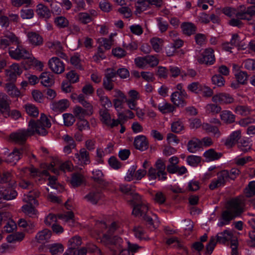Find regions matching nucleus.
I'll return each mask as SVG.
<instances>
[{"label":"nucleus","mask_w":255,"mask_h":255,"mask_svg":"<svg viewBox=\"0 0 255 255\" xmlns=\"http://www.w3.org/2000/svg\"><path fill=\"white\" fill-rule=\"evenodd\" d=\"M50 120L43 113L41 114L40 117L37 121L31 120L28 123L27 129H20L10 134V138L16 143L24 144L27 138L35 133L44 136L47 133V128L51 127Z\"/></svg>","instance_id":"nucleus-1"},{"label":"nucleus","mask_w":255,"mask_h":255,"mask_svg":"<svg viewBox=\"0 0 255 255\" xmlns=\"http://www.w3.org/2000/svg\"><path fill=\"white\" fill-rule=\"evenodd\" d=\"M244 203L243 199L239 197L229 200L225 206V209L222 213V221L218 223L219 227L228 225L230 221L240 216L244 212Z\"/></svg>","instance_id":"nucleus-2"},{"label":"nucleus","mask_w":255,"mask_h":255,"mask_svg":"<svg viewBox=\"0 0 255 255\" xmlns=\"http://www.w3.org/2000/svg\"><path fill=\"white\" fill-rule=\"evenodd\" d=\"M240 173V171L237 168H232L230 171L222 170L218 174L217 179L212 180L209 187L211 190H214L223 186L229 179L234 180Z\"/></svg>","instance_id":"nucleus-3"},{"label":"nucleus","mask_w":255,"mask_h":255,"mask_svg":"<svg viewBox=\"0 0 255 255\" xmlns=\"http://www.w3.org/2000/svg\"><path fill=\"white\" fill-rule=\"evenodd\" d=\"M255 15V6H246L244 5L239 6L237 9L236 16L240 19L252 20Z\"/></svg>","instance_id":"nucleus-4"},{"label":"nucleus","mask_w":255,"mask_h":255,"mask_svg":"<svg viewBox=\"0 0 255 255\" xmlns=\"http://www.w3.org/2000/svg\"><path fill=\"white\" fill-rule=\"evenodd\" d=\"M17 47L13 49L12 47L9 49V56L13 59L19 60L22 59H29L30 58V52L22 46L20 44H16Z\"/></svg>","instance_id":"nucleus-5"},{"label":"nucleus","mask_w":255,"mask_h":255,"mask_svg":"<svg viewBox=\"0 0 255 255\" xmlns=\"http://www.w3.org/2000/svg\"><path fill=\"white\" fill-rule=\"evenodd\" d=\"M197 61L200 64L213 65L215 62L214 50L211 48L205 49L198 58Z\"/></svg>","instance_id":"nucleus-6"},{"label":"nucleus","mask_w":255,"mask_h":255,"mask_svg":"<svg viewBox=\"0 0 255 255\" xmlns=\"http://www.w3.org/2000/svg\"><path fill=\"white\" fill-rule=\"evenodd\" d=\"M73 159L76 163L82 166L89 164L91 162L89 153L84 148L75 153Z\"/></svg>","instance_id":"nucleus-7"},{"label":"nucleus","mask_w":255,"mask_h":255,"mask_svg":"<svg viewBox=\"0 0 255 255\" xmlns=\"http://www.w3.org/2000/svg\"><path fill=\"white\" fill-rule=\"evenodd\" d=\"M118 226L116 222H114L112 223L108 229L107 231L108 234H104L101 239V242L102 243H105L106 244H115V242L113 241L114 240L120 242L121 240L120 238L118 237H114V239H112L111 236V235L114 232V231L118 228Z\"/></svg>","instance_id":"nucleus-8"},{"label":"nucleus","mask_w":255,"mask_h":255,"mask_svg":"<svg viewBox=\"0 0 255 255\" xmlns=\"http://www.w3.org/2000/svg\"><path fill=\"white\" fill-rule=\"evenodd\" d=\"M100 114L101 117V121L103 124L111 128L118 126L121 124V122L119 119L111 120V117L108 109L101 110Z\"/></svg>","instance_id":"nucleus-9"},{"label":"nucleus","mask_w":255,"mask_h":255,"mask_svg":"<svg viewBox=\"0 0 255 255\" xmlns=\"http://www.w3.org/2000/svg\"><path fill=\"white\" fill-rule=\"evenodd\" d=\"M48 65L51 70L57 74L63 73L65 70L63 62L57 57L51 58L48 61Z\"/></svg>","instance_id":"nucleus-10"},{"label":"nucleus","mask_w":255,"mask_h":255,"mask_svg":"<svg viewBox=\"0 0 255 255\" xmlns=\"http://www.w3.org/2000/svg\"><path fill=\"white\" fill-rule=\"evenodd\" d=\"M103 193L98 189L91 190L84 197V199L93 205L97 204L99 201L103 199Z\"/></svg>","instance_id":"nucleus-11"},{"label":"nucleus","mask_w":255,"mask_h":255,"mask_svg":"<svg viewBox=\"0 0 255 255\" xmlns=\"http://www.w3.org/2000/svg\"><path fill=\"white\" fill-rule=\"evenodd\" d=\"M10 103L11 101L5 94L0 93V112L4 115H9Z\"/></svg>","instance_id":"nucleus-12"},{"label":"nucleus","mask_w":255,"mask_h":255,"mask_svg":"<svg viewBox=\"0 0 255 255\" xmlns=\"http://www.w3.org/2000/svg\"><path fill=\"white\" fill-rule=\"evenodd\" d=\"M212 100L220 104H229L234 102V98L229 94L222 93L213 96Z\"/></svg>","instance_id":"nucleus-13"},{"label":"nucleus","mask_w":255,"mask_h":255,"mask_svg":"<svg viewBox=\"0 0 255 255\" xmlns=\"http://www.w3.org/2000/svg\"><path fill=\"white\" fill-rule=\"evenodd\" d=\"M23 154H26V147H22L19 149H15L8 155L6 161L15 164L21 158Z\"/></svg>","instance_id":"nucleus-14"},{"label":"nucleus","mask_w":255,"mask_h":255,"mask_svg":"<svg viewBox=\"0 0 255 255\" xmlns=\"http://www.w3.org/2000/svg\"><path fill=\"white\" fill-rule=\"evenodd\" d=\"M17 195V192L12 188L0 187V203L1 200H10L14 199Z\"/></svg>","instance_id":"nucleus-15"},{"label":"nucleus","mask_w":255,"mask_h":255,"mask_svg":"<svg viewBox=\"0 0 255 255\" xmlns=\"http://www.w3.org/2000/svg\"><path fill=\"white\" fill-rule=\"evenodd\" d=\"M241 130H237L232 132L230 136L226 139L225 145L228 148H231L234 146L241 138Z\"/></svg>","instance_id":"nucleus-16"},{"label":"nucleus","mask_w":255,"mask_h":255,"mask_svg":"<svg viewBox=\"0 0 255 255\" xmlns=\"http://www.w3.org/2000/svg\"><path fill=\"white\" fill-rule=\"evenodd\" d=\"M156 170L157 171V174L159 180L164 181L167 178L166 172H165L166 166L164 162L161 159H158L155 164Z\"/></svg>","instance_id":"nucleus-17"},{"label":"nucleus","mask_w":255,"mask_h":255,"mask_svg":"<svg viewBox=\"0 0 255 255\" xmlns=\"http://www.w3.org/2000/svg\"><path fill=\"white\" fill-rule=\"evenodd\" d=\"M29 43L34 46L42 45L43 39L42 37L35 32H29L27 34Z\"/></svg>","instance_id":"nucleus-18"},{"label":"nucleus","mask_w":255,"mask_h":255,"mask_svg":"<svg viewBox=\"0 0 255 255\" xmlns=\"http://www.w3.org/2000/svg\"><path fill=\"white\" fill-rule=\"evenodd\" d=\"M134 145L136 149L144 151L148 148V141L145 136L141 135L135 137Z\"/></svg>","instance_id":"nucleus-19"},{"label":"nucleus","mask_w":255,"mask_h":255,"mask_svg":"<svg viewBox=\"0 0 255 255\" xmlns=\"http://www.w3.org/2000/svg\"><path fill=\"white\" fill-rule=\"evenodd\" d=\"M148 207L146 203L142 201L140 204L135 205L133 208L132 214L135 216L143 217L146 215Z\"/></svg>","instance_id":"nucleus-20"},{"label":"nucleus","mask_w":255,"mask_h":255,"mask_svg":"<svg viewBox=\"0 0 255 255\" xmlns=\"http://www.w3.org/2000/svg\"><path fill=\"white\" fill-rule=\"evenodd\" d=\"M103 177L104 174L101 170L96 169L92 171L91 178L94 181L102 186L106 187L108 185L109 182L106 181Z\"/></svg>","instance_id":"nucleus-21"},{"label":"nucleus","mask_w":255,"mask_h":255,"mask_svg":"<svg viewBox=\"0 0 255 255\" xmlns=\"http://www.w3.org/2000/svg\"><path fill=\"white\" fill-rule=\"evenodd\" d=\"M188 98L189 96L188 94L187 97H183L181 95V93L174 92L171 95V101L176 106L184 107L186 105L185 99Z\"/></svg>","instance_id":"nucleus-22"},{"label":"nucleus","mask_w":255,"mask_h":255,"mask_svg":"<svg viewBox=\"0 0 255 255\" xmlns=\"http://www.w3.org/2000/svg\"><path fill=\"white\" fill-rule=\"evenodd\" d=\"M36 12L40 18L49 19L51 16V12L47 6L43 4L39 3L36 6Z\"/></svg>","instance_id":"nucleus-23"},{"label":"nucleus","mask_w":255,"mask_h":255,"mask_svg":"<svg viewBox=\"0 0 255 255\" xmlns=\"http://www.w3.org/2000/svg\"><path fill=\"white\" fill-rule=\"evenodd\" d=\"M40 79L41 83L45 87H50L54 83L53 76L49 72H44L42 73Z\"/></svg>","instance_id":"nucleus-24"},{"label":"nucleus","mask_w":255,"mask_h":255,"mask_svg":"<svg viewBox=\"0 0 255 255\" xmlns=\"http://www.w3.org/2000/svg\"><path fill=\"white\" fill-rule=\"evenodd\" d=\"M51 235V232L46 229L39 232L36 235L35 239L38 243L44 244L50 239Z\"/></svg>","instance_id":"nucleus-25"},{"label":"nucleus","mask_w":255,"mask_h":255,"mask_svg":"<svg viewBox=\"0 0 255 255\" xmlns=\"http://www.w3.org/2000/svg\"><path fill=\"white\" fill-rule=\"evenodd\" d=\"M39 194L40 193L36 190L30 191L27 194H24L22 200L30 204H37V201L35 199L39 197Z\"/></svg>","instance_id":"nucleus-26"},{"label":"nucleus","mask_w":255,"mask_h":255,"mask_svg":"<svg viewBox=\"0 0 255 255\" xmlns=\"http://www.w3.org/2000/svg\"><path fill=\"white\" fill-rule=\"evenodd\" d=\"M69 106L67 100H61L58 102H53L51 105V108L55 112H63Z\"/></svg>","instance_id":"nucleus-27"},{"label":"nucleus","mask_w":255,"mask_h":255,"mask_svg":"<svg viewBox=\"0 0 255 255\" xmlns=\"http://www.w3.org/2000/svg\"><path fill=\"white\" fill-rule=\"evenodd\" d=\"M232 237V233L229 230H226L217 235L216 241L219 243L225 244L231 240Z\"/></svg>","instance_id":"nucleus-28"},{"label":"nucleus","mask_w":255,"mask_h":255,"mask_svg":"<svg viewBox=\"0 0 255 255\" xmlns=\"http://www.w3.org/2000/svg\"><path fill=\"white\" fill-rule=\"evenodd\" d=\"M181 28L183 33L188 36L194 34L197 29L196 26L190 22H183L181 25Z\"/></svg>","instance_id":"nucleus-29"},{"label":"nucleus","mask_w":255,"mask_h":255,"mask_svg":"<svg viewBox=\"0 0 255 255\" xmlns=\"http://www.w3.org/2000/svg\"><path fill=\"white\" fill-rule=\"evenodd\" d=\"M223 155L221 152H217L214 149H210L204 153V156L207 161H211L220 159Z\"/></svg>","instance_id":"nucleus-30"},{"label":"nucleus","mask_w":255,"mask_h":255,"mask_svg":"<svg viewBox=\"0 0 255 255\" xmlns=\"http://www.w3.org/2000/svg\"><path fill=\"white\" fill-rule=\"evenodd\" d=\"M221 119L227 124H232L235 121V116L228 110L223 111L220 114Z\"/></svg>","instance_id":"nucleus-31"},{"label":"nucleus","mask_w":255,"mask_h":255,"mask_svg":"<svg viewBox=\"0 0 255 255\" xmlns=\"http://www.w3.org/2000/svg\"><path fill=\"white\" fill-rule=\"evenodd\" d=\"M84 181V176L79 173H74L72 174L70 183L73 187H77L82 185Z\"/></svg>","instance_id":"nucleus-32"},{"label":"nucleus","mask_w":255,"mask_h":255,"mask_svg":"<svg viewBox=\"0 0 255 255\" xmlns=\"http://www.w3.org/2000/svg\"><path fill=\"white\" fill-rule=\"evenodd\" d=\"M82 244V240L80 237L75 236L71 238L68 242V249L73 252L77 249Z\"/></svg>","instance_id":"nucleus-33"},{"label":"nucleus","mask_w":255,"mask_h":255,"mask_svg":"<svg viewBox=\"0 0 255 255\" xmlns=\"http://www.w3.org/2000/svg\"><path fill=\"white\" fill-rule=\"evenodd\" d=\"M201 146V141L197 138L189 140L187 144V149L191 153L196 152Z\"/></svg>","instance_id":"nucleus-34"},{"label":"nucleus","mask_w":255,"mask_h":255,"mask_svg":"<svg viewBox=\"0 0 255 255\" xmlns=\"http://www.w3.org/2000/svg\"><path fill=\"white\" fill-rule=\"evenodd\" d=\"M158 109L162 114L170 113L175 110V107L166 102H163L158 105Z\"/></svg>","instance_id":"nucleus-35"},{"label":"nucleus","mask_w":255,"mask_h":255,"mask_svg":"<svg viewBox=\"0 0 255 255\" xmlns=\"http://www.w3.org/2000/svg\"><path fill=\"white\" fill-rule=\"evenodd\" d=\"M202 128L207 132H211L216 137H219L221 135V132L218 128L214 126L207 123H204L202 125Z\"/></svg>","instance_id":"nucleus-36"},{"label":"nucleus","mask_w":255,"mask_h":255,"mask_svg":"<svg viewBox=\"0 0 255 255\" xmlns=\"http://www.w3.org/2000/svg\"><path fill=\"white\" fill-rule=\"evenodd\" d=\"M49 249L52 255H60L64 251V247L61 244L54 243L49 245Z\"/></svg>","instance_id":"nucleus-37"},{"label":"nucleus","mask_w":255,"mask_h":255,"mask_svg":"<svg viewBox=\"0 0 255 255\" xmlns=\"http://www.w3.org/2000/svg\"><path fill=\"white\" fill-rule=\"evenodd\" d=\"M24 108L26 113L31 117H36L39 114V111L37 108L32 104L28 103L24 105Z\"/></svg>","instance_id":"nucleus-38"},{"label":"nucleus","mask_w":255,"mask_h":255,"mask_svg":"<svg viewBox=\"0 0 255 255\" xmlns=\"http://www.w3.org/2000/svg\"><path fill=\"white\" fill-rule=\"evenodd\" d=\"M5 88L7 93L12 97H17L20 95V92L12 83H6Z\"/></svg>","instance_id":"nucleus-39"},{"label":"nucleus","mask_w":255,"mask_h":255,"mask_svg":"<svg viewBox=\"0 0 255 255\" xmlns=\"http://www.w3.org/2000/svg\"><path fill=\"white\" fill-rule=\"evenodd\" d=\"M252 109L247 106L238 105L236 106L235 112L236 114L243 116H246L251 114Z\"/></svg>","instance_id":"nucleus-40"},{"label":"nucleus","mask_w":255,"mask_h":255,"mask_svg":"<svg viewBox=\"0 0 255 255\" xmlns=\"http://www.w3.org/2000/svg\"><path fill=\"white\" fill-rule=\"evenodd\" d=\"M73 113L77 118L82 119L85 116L91 114L92 111L90 112L87 109H84L80 106H76L74 109Z\"/></svg>","instance_id":"nucleus-41"},{"label":"nucleus","mask_w":255,"mask_h":255,"mask_svg":"<svg viewBox=\"0 0 255 255\" xmlns=\"http://www.w3.org/2000/svg\"><path fill=\"white\" fill-rule=\"evenodd\" d=\"M54 23L59 28L67 27L69 25L68 20L64 16H59L55 18Z\"/></svg>","instance_id":"nucleus-42"},{"label":"nucleus","mask_w":255,"mask_h":255,"mask_svg":"<svg viewBox=\"0 0 255 255\" xmlns=\"http://www.w3.org/2000/svg\"><path fill=\"white\" fill-rule=\"evenodd\" d=\"M202 85L198 82H194L188 84L187 89L189 91L193 93L199 94L201 93Z\"/></svg>","instance_id":"nucleus-43"},{"label":"nucleus","mask_w":255,"mask_h":255,"mask_svg":"<svg viewBox=\"0 0 255 255\" xmlns=\"http://www.w3.org/2000/svg\"><path fill=\"white\" fill-rule=\"evenodd\" d=\"M252 147V144L248 139H242L238 143V147L244 153L248 152Z\"/></svg>","instance_id":"nucleus-44"},{"label":"nucleus","mask_w":255,"mask_h":255,"mask_svg":"<svg viewBox=\"0 0 255 255\" xmlns=\"http://www.w3.org/2000/svg\"><path fill=\"white\" fill-rule=\"evenodd\" d=\"M184 128V124L180 120L174 121L171 124V130L174 133H179Z\"/></svg>","instance_id":"nucleus-45"},{"label":"nucleus","mask_w":255,"mask_h":255,"mask_svg":"<svg viewBox=\"0 0 255 255\" xmlns=\"http://www.w3.org/2000/svg\"><path fill=\"white\" fill-rule=\"evenodd\" d=\"M128 250L122 251L119 254V255H134L133 252L136 251L138 247L136 244H132L129 242H127Z\"/></svg>","instance_id":"nucleus-46"},{"label":"nucleus","mask_w":255,"mask_h":255,"mask_svg":"<svg viewBox=\"0 0 255 255\" xmlns=\"http://www.w3.org/2000/svg\"><path fill=\"white\" fill-rule=\"evenodd\" d=\"M78 16L79 20L84 24H86L93 20V18L87 12H80Z\"/></svg>","instance_id":"nucleus-47"},{"label":"nucleus","mask_w":255,"mask_h":255,"mask_svg":"<svg viewBox=\"0 0 255 255\" xmlns=\"http://www.w3.org/2000/svg\"><path fill=\"white\" fill-rule=\"evenodd\" d=\"M162 41L160 38L157 37H153L150 39V42L152 47L156 52H159L161 50L160 44Z\"/></svg>","instance_id":"nucleus-48"},{"label":"nucleus","mask_w":255,"mask_h":255,"mask_svg":"<svg viewBox=\"0 0 255 255\" xmlns=\"http://www.w3.org/2000/svg\"><path fill=\"white\" fill-rule=\"evenodd\" d=\"M4 226V230L6 233L12 232L16 228V224L12 220L10 219V216L9 215V219H8L5 223Z\"/></svg>","instance_id":"nucleus-49"},{"label":"nucleus","mask_w":255,"mask_h":255,"mask_svg":"<svg viewBox=\"0 0 255 255\" xmlns=\"http://www.w3.org/2000/svg\"><path fill=\"white\" fill-rule=\"evenodd\" d=\"M245 194L247 197H251L255 195V181H251L245 189Z\"/></svg>","instance_id":"nucleus-50"},{"label":"nucleus","mask_w":255,"mask_h":255,"mask_svg":"<svg viewBox=\"0 0 255 255\" xmlns=\"http://www.w3.org/2000/svg\"><path fill=\"white\" fill-rule=\"evenodd\" d=\"M4 37L7 38L10 43H14L15 44H21V41L19 38L12 32L7 31L4 35Z\"/></svg>","instance_id":"nucleus-51"},{"label":"nucleus","mask_w":255,"mask_h":255,"mask_svg":"<svg viewBox=\"0 0 255 255\" xmlns=\"http://www.w3.org/2000/svg\"><path fill=\"white\" fill-rule=\"evenodd\" d=\"M22 211L25 214L28 216L30 217H33L36 215V210L34 207L32 206V204H26L22 207Z\"/></svg>","instance_id":"nucleus-52"},{"label":"nucleus","mask_w":255,"mask_h":255,"mask_svg":"<svg viewBox=\"0 0 255 255\" xmlns=\"http://www.w3.org/2000/svg\"><path fill=\"white\" fill-rule=\"evenodd\" d=\"M134 188L128 184H121L120 185V190L124 194L127 195H131L134 192Z\"/></svg>","instance_id":"nucleus-53"},{"label":"nucleus","mask_w":255,"mask_h":255,"mask_svg":"<svg viewBox=\"0 0 255 255\" xmlns=\"http://www.w3.org/2000/svg\"><path fill=\"white\" fill-rule=\"evenodd\" d=\"M64 125L67 127L72 126L75 122V118L71 114L65 113L63 115Z\"/></svg>","instance_id":"nucleus-54"},{"label":"nucleus","mask_w":255,"mask_h":255,"mask_svg":"<svg viewBox=\"0 0 255 255\" xmlns=\"http://www.w3.org/2000/svg\"><path fill=\"white\" fill-rule=\"evenodd\" d=\"M237 81L241 84L246 83L248 77V74L245 71H240L235 74Z\"/></svg>","instance_id":"nucleus-55"},{"label":"nucleus","mask_w":255,"mask_h":255,"mask_svg":"<svg viewBox=\"0 0 255 255\" xmlns=\"http://www.w3.org/2000/svg\"><path fill=\"white\" fill-rule=\"evenodd\" d=\"M147 65L151 67L156 66L159 63V60L155 55H148L145 56Z\"/></svg>","instance_id":"nucleus-56"},{"label":"nucleus","mask_w":255,"mask_h":255,"mask_svg":"<svg viewBox=\"0 0 255 255\" xmlns=\"http://www.w3.org/2000/svg\"><path fill=\"white\" fill-rule=\"evenodd\" d=\"M71 63L74 65L76 68L79 69H82V67L81 64V59L80 55L78 53L75 54L71 57Z\"/></svg>","instance_id":"nucleus-57"},{"label":"nucleus","mask_w":255,"mask_h":255,"mask_svg":"<svg viewBox=\"0 0 255 255\" xmlns=\"http://www.w3.org/2000/svg\"><path fill=\"white\" fill-rule=\"evenodd\" d=\"M20 13L22 19H31L34 16V11L32 9H22Z\"/></svg>","instance_id":"nucleus-58"},{"label":"nucleus","mask_w":255,"mask_h":255,"mask_svg":"<svg viewBox=\"0 0 255 255\" xmlns=\"http://www.w3.org/2000/svg\"><path fill=\"white\" fill-rule=\"evenodd\" d=\"M0 182L1 183L10 182L9 185H10L11 186H13V185L15 184L14 180H12L11 174L8 172L4 173L2 174V176L0 179Z\"/></svg>","instance_id":"nucleus-59"},{"label":"nucleus","mask_w":255,"mask_h":255,"mask_svg":"<svg viewBox=\"0 0 255 255\" xmlns=\"http://www.w3.org/2000/svg\"><path fill=\"white\" fill-rule=\"evenodd\" d=\"M212 81L213 84L218 87L224 86L225 82L224 78L219 74L213 76L212 78Z\"/></svg>","instance_id":"nucleus-60"},{"label":"nucleus","mask_w":255,"mask_h":255,"mask_svg":"<svg viewBox=\"0 0 255 255\" xmlns=\"http://www.w3.org/2000/svg\"><path fill=\"white\" fill-rule=\"evenodd\" d=\"M156 21L157 22V26L161 32H164L167 30L169 25L167 21H163L161 17H157Z\"/></svg>","instance_id":"nucleus-61"},{"label":"nucleus","mask_w":255,"mask_h":255,"mask_svg":"<svg viewBox=\"0 0 255 255\" xmlns=\"http://www.w3.org/2000/svg\"><path fill=\"white\" fill-rule=\"evenodd\" d=\"M217 242L214 237H212L210 240L209 243L206 247V253L209 255L211 254L213 252L215 247L216 245Z\"/></svg>","instance_id":"nucleus-62"},{"label":"nucleus","mask_w":255,"mask_h":255,"mask_svg":"<svg viewBox=\"0 0 255 255\" xmlns=\"http://www.w3.org/2000/svg\"><path fill=\"white\" fill-rule=\"evenodd\" d=\"M50 47L56 49V52L57 55L62 58H64L65 56V54L61 51L62 47L59 41H57L53 42Z\"/></svg>","instance_id":"nucleus-63"},{"label":"nucleus","mask_w":255,"mask_h":255,"mask_svg":"<svg viewBox=\"0 0 255 255\" xmlns=\"http://www.w3.org/2000/svg\"><path fill=\"white\" fill-rule=\"evenodd\" d=\"M67 78L71 83H75L79 81V75L74 70L69 71L66 75Z\"/></svg>","instance_id":"nucleus-64"}]
</instances>
